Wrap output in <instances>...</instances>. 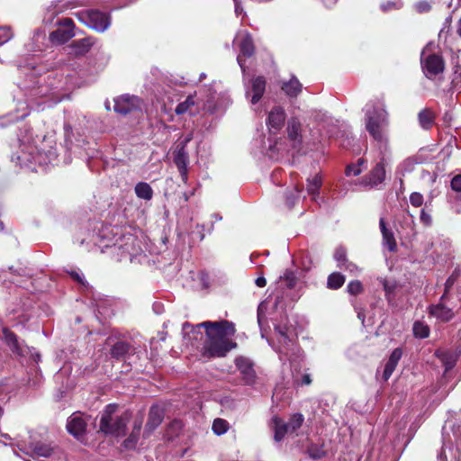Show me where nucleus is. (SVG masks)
<instances>
[{"label": "nucleus", "mask_w": 461, "mask_h": 461, "mask_svg": "<svg viewBox=\"0 0 461 461\" xmlns=\"http://www.w3.org/2000/svg\"><path fill=\"white\" fill-rule=\"evenodd\" d=\"M364 111L366 130L375 141L381 156L380 162L362 180L364 185L373 188L382 184L385 178L384 158L390 153L387 131L389 113L382 99L368 102Z\"/></svg>", "instance_id": "nucleus-1"}, {"label": "nucleus", "mask_w": 461, "mask_h": 461, "mask_svg": "<svg viewBox=\"0 0 461 461\" xmlns=\"http://www.w3.org/2000/svg\"><path fill=\"white\" fill-rule=\"evenodd\" d=\"M204 328L207 340L204 342L202 355L207 358L223 357L231 349L237 347V343L231 340L235 334V326L228 321H203L195 328Z\"/></svg>", "instance_id": "nucleus-2"}, {"label": "nucleus", "mask_w": 461, "mask_h": 461, "mask_svg": "<svg viewBox=\"0 0 461 461\" xmlns=\"http://www.w3.org/2000/svg\"><path fill=\"white\" fill-rule=\"evenodd\" d=\"M98 237L100 239L98 245L102 249V252H105V249L108 250L118 261L126 258L131 261L132 258L141 251L140 241L138 238L124 229L104 227L99 232Z\"/></svg>", "instance_id": "nucleus-3"}, {"label": "nucleus", "mask_w": 461, "mask_h": 461, "mask_svg": "<svg viewBox=\"0 0 461 461\" xmlns=\"http://www.w3.org/2000/svg\"><path fill=\"white\" fill-rule=\"evenodd\" d=\"M276 345V351L279 354V358L283 363L289 362L292 365L301 358V349L296 342V334L288 323L286 316L274 324Z\"/></svg>", "instance_id": "nucleus-4"}, {"label": "nucleus", "mask_w": 461, "mask_h": 461, "mask_svg": "<svg viewBox=\"0 0 461 461\" xmlns=\"http://www.w3.org/2000/svg\"><path fill=\"white\" fill-rule=\"evenodd\" d=\"M116 404H108L104 410L100 420V429L105 434L114 437H123L126 433L127 424L131 420V413L124 411L114 416Z\"/></svg>", "instance_id": "nucleus-5"}, {"label": "nucleus", "mask_w": 461, "mask_h": 461, "mask_svg": "<svg viewBox=\"0 0 461 461\" xmlns=\"http://www.w3.org/2000/svg\"><path fill=\"white\" fill-rule=\"evenodd\" d=\"M78 18L84 24L98 32H105L112 23L109 14L95 9L79 13Z\"/></svg>", "instance_id": "nucleus-6"}, {"label": "nucleus", "mask_w": 461, "mask_h": 461, "mask_svg": "<svg viewBox=\"0 0 461 461\" xmlns=\"http://www.w3.org/2000/svg\"><path fill=\"white\" fill-rule=\"evenodd\" d=\"M426 50L421 52L420 64L422 71L428 79H433L437 76L443 74L445 70V61L441 55L429 54L425 56Z\"/></svg>", "instance_id": "nucleus-7"}, {"label": "nucleus", "mask_w": 461, "mask_h": 461, "mask_svg": "<svg viewBox=\"0 0 461 461\" xmlns=\"http://www.w3.org/2000/svg\"><path fill=\"white\" fill-rule=\"evenodd\" d=\"M57 24L59 26L50 34V41L56 44H64L75 37L74 22L71 18L60 19Z\"/></svg>", "instance_id": "nucleus-8"}, {"label": "nucleus", "mask_w": 461, "mask_h": 461, "mask_svg": "<svg viewBox=\"0 0 461 461\" xmlns=\"http://www.w3.org/2000/svg\"><path fill=\"white\" fill-rule=\"evenodd\" d=\"M189 140H185L179 143L173 152V161L176 166L182 181L186 184L188 180V163L189 156L186 151V144Z\"/></svg>", "instance_id": "nucleus-9"}, {"label": "nucleus", "mask_w": 461, "mask_h": 461, "mask_svg": "<svg viewBox=\"0 0 461 461\" xmlns=\"http://www.w3.org/2000/svg\"><path fill=\"white\" fill-rule=\"evenodd\" d=\"M140 100L135 95H123L114 99L113 110L122 115L140 109Z\"/></svg>", "instance_id": "nucleus-10"}, {"label": "nucleus", "mask_w": 461, "mask_h": 461, "mask_svg": "<svg viewBox=\"0 0 461 461\" xmlns=\"http://www.w3.org/2000/svg\"><path fill=\"white\" fill-rule=\"evenodd\" d=\"M164 411L158 405H152L149 411L148 420L144 428L143 437L149 438L155 429L162 423Z\"/></svg>", "instance_id": "nucleus-11"}, {"label": "nucleus", "mask_w": 461, "mask_h": 461, "mask_svg": "<svg viewBox=\"0 0 461 461\" xmlns=\"http://www.w3.org/2000/svg\"><path fill=\"white\" fill-rule=\"evenodd\" d=\"M266 90V80L264 77L258 76L250 81V86L247 87L246 96L250 98L251 104H257L263 96Z\"/></svg>", "instance_id": "nucleus-12"}, {"label": "nucleus", "mask_w": 461, "mask_h": 461, "mask_svg": "<svg viewBox=\"0 0 461 461\" xmlns=\"http://www.w3.org/2000/svg\"><path fill=\"white\" fill-rule=\"evenodd\" d=\"M68 432L77 438L84 437L86 430V422L78 412L73 413L67 421Z\"/></svg>", "instance_id": "nucleus-13"}, {"label": "nucleus", "mask_w": 461, "mask_h": 461, "mask_svg": "<svg viewBox=\"0 0 461 461\" xmlns=\"http://www.w3.org/2000/svg\"><path fill=\"white\" fill-rule=\"evenodd\" d=\"M235 365L242 375V378L247 384H252L255 382L256 373L251 361L244 357H238L235 359Z\"/></svg>", "instance_id": "nucleus-14"}, {"label": "nucleus", "mask_w": 461, "mask_h": 461, "mask_svg": "<svg viewBox=\"0 0 461 461\" xmlns=\"http://www.w3.org/2000/svg\"><path fill=\"white\" fill-rule=\"evenodd\" d=\"M285 113L283 108L276 106L271 110L267 118V126L271 132L276 133L284 125Z\"/></svg>", "instance_id": "nucleus-15"}, {"label": "nucleus", "mask_w": 461, "mask_h": 461, "mask_svg": "<svg viewBox=\"0 0 461 461\" xmlns=\"http://www.w3.org/2000/svg\"><path fill=\"white\" fill-rule=\"evenodd\" d=\"M54 448L50 444L41 441L32 442L27 447V454L32 457H50L52 456Z\"/></svg>", "instance_id": "nucleus-16"}, {"label": "nucleus", "mask_w": 461, "mask_h": 461, "mask_svg": "<svg viewBox=\"0 0 461 461\" xmlns=\"http://www.w3.org/2000/svg\"><path fill=\"white\" fill-rule=\"evenodd\" d=\"M239 46L240 54L237 57V61L241 70L245 72L244 61L241 58V55L246 57H251L254 54L255 47L251 36L249 33H246L242 37Z\"/></svg>", "instance_id": "nucleus-17"}, {"label": "nucleus", "mask_w": 461, "mask_h": 461, "mask_svg": "<svg viewBox=\"0 0 461 461\" xmlns=\"http://www.w3.org/2000/svg\"><path fill=\"white\" fill-rule=\"evenodd\" d=\"M93 45L94 41L92 38L87 37L74 41L71 44L68 45V49L71 50V54L78 57L86 54Z\"/></svg>", "instance_id": "nucleus-18"}, {"label": "nucleus", "mask_w": 461, "mask_h": 461, "mask_svg": "<svg viewBox=\"0 0 461 461\" xmlns=\"http://www.w3.org/2000/svg\"><path fill=\"white\" fill-rule=\"evenodd\" d=\"M429 313L444 322L450 321L454 317L452 309L447 307L442 303L429 306Z\"/></svg>", "instance_id": "nucleus-19"}, {"label": "nucleus", "mask_w": 461, "mask_h": 461, "mask_svg": "<svg viewBox=\"0 0 461 461\" xmlns=\"http://www.w3.org/2000/svg\"><path fill=\"white\" fill-rule=\"evenodd\" d=\"M402 356V350L400 348H395L390 355L384 369L383 373V378L387 381L393 371L395 370V367L397 366L399 360L401 359Z\"/></svg>", "instance_id": "nucleus-20"}, {"label": "nucleus", "mask_w": 461, "mask_h": 461, "mask_svg": "<svg viewBox=\"0 0 461 461\" xmlns=\"http://www.w3.org/2000/svg\"><path fill=\"white\" fill-rule=\"evenodd\" d=\"M379 226L383 235V243L387 247L389 251H394L396 249V241L393 233L386 228L385 221L383 218L380 219Z\"/></svg>", "instance_id": "nucleus-21"}, {"label": "nucleus", "mask_w": 461, "mask_h": 461, "mask_svg": "<svg viewBox=\"0 0 461 461\" xmlns=\"http://www.w3.org/2000/svg\"><path fill=\"white\" fill-rule=\"evenodd\" d=\"M142 427V419L135 420L133 423V429L130 436L123 441V446L125 448H134L140 434V429Z\"/></svg>", "instance_id": "nucleus-22"}, {"label": "nucleus", "mask_w": 461, "mask_h": 461, "mask_svg": "<svg viewBox=\"0 0 461 461\" xmlns=\"http://www.w3.org/2000/svg\"><path fill=\"white\" fill-rule=\"evenodd\" d=\"M3 333L5 343L10 349L17 355H23V349L18 341L17 336L7 329H4Z\"/></svg>", "instance_id": "nucleus-23"}, {"label": "nucleus", "mask_w": 461, "mask_h": 461, "mask_svg": "<svg viewBox=\"0 0 461 461\" xmlns=\"http://www.w3.org/2000/svg\"><path fill=\"white\" fill-rule=\"evenodd\" d=\"M272 420L275 431L274 438L276 442H280L285 434L290 433L289 428L287 423L278 417H274Z\"/></svg>", "instance_id": "nucleus-24"}, {"label": "nucleus", "mask_w": 461, "mask_h": 461, "mask_svg": "<svg viewBox=\"0 0 461 461\" xmlns=\"http://www.w3.org/2000/svg\"><path fill=\"white\" fill-rule=\"evenodd\" d=\"M34 149H32L31 151H22L21 155L17 156V163L21 167H30L32 165H35L37 163H41L39 160V154L33 153Z\"/></svg>", "instance_id": "nucleus-25"}, {"label": "nucleus", "mask_w": 461, "mask_h": 461, "mask_svg": "<svg viewBox=\"0 0 461 461\" xmlns=\"http://www.w3.org/2000/svg\"><path fill=\"white\" fill-rule=\"evenodd\" d=\"M282 89L287 95L294 97L301 93L302 84L296 77H293L290 81L283 84Z\"/></svg>", "instance_id": "nucleus-26"}, {"label": "nucleus", "mask_w": 461, "mask_h": 461, "mask_svg": "<svg viewBox=\"0 0 461 461\" xmlns=\"http://www.w3.org/2000/svg\"><path fill=\"white\" fill-rule=\"evenodd\" d=\"M135 194L138 198L149 201L153 197V190L149 184L146 182H139L134 187Z\"/></svg>", "instance_id": "nucleus-27"}, {"label": "nucleus", "mask_w": 461, "mask_h": 461, "mask_svg": "<svg viewBox=\"0 0 461 461\" xmlns=\"http://www.w3.org/2000/svg\"><path fill=\"white\" fill-rule=\"evenodd\" d=\"M300 131H301V123L297 120L292 119L288 122V125H287L288 138L291 140H293L298 144L301 143V141H302Z\"/></svg>", "instance_id": "nucleus-28"}, {"label": "nucleus", "mask_w": 461, "mask_h": 461, "mask_svg": "<svg viewBox=\"0 0 461 461\" xmlns=\"http://www.w3.org/2000/svg\"><path fill=\"white\" fill-rule=\"evenodd\" d=\"M129 350V343L125 341H118L112 347L110 354L113 358L119 360L123 358L128 354Z\"/></svg>", "instance_id": "nucleus-29"}, {"label": "nucleus", "mask_w": 461, "mask_h": 461, "mask_svg": "<svg viewBox=\"0 0 461 461\" xmlns=\"http://www.w3.org/2000/svg\"><path fill=\"white\" fill-rule=\"evenodd\" d=\"M195 105L194 95H189L184 102L177 104L175 109V113L177 115L185 113L192 114V108Z\"/></svg>", "instance_id": "nucleus-30"}, {"label": "nucleus", "mask_w": 461, "mask_h": 461, "mask_svg": "<svg viewBox=\"0 0 461 461\" xmlns=\"http://www.w3.org/2000/svg\"><path fill=\"white\" fill-rule=\"evenodd\" d=\"M302 360H303V355L301 354V358L299 360H297L296 363H294V365H292L290 363L291 367H292L293 378L299 384L309 385L312 383V378H311V375L310 374H307V373L303 374L302 375V380L299 382V371L297 370V368L300 366V363H301Z\"/></svg>", "instance_id": "nucleus-31"}, {"label": "nucleus", "mask_w": 461, "mask_h": 461, "mask_svg": "<svg viewBox=\"0 0 461 461\" xmlns=\"http://www.w3.org/2000/svg\"><path fill=\"white\" fill-rule=\"evenodd\" d=\"M434 113L429 109H423L418 114L420 125L423 129H429L434 123Z\"/></svg>", "instance_id": "nucleus-32"}, {"label": "nucleus", "mask_w": 461, "mask_h": 461, "mask_svg": "<svg viewBox=\"0 0 461 461\" xmlns=\"http://www.w3.org/2000/svg\"><path fill=\"white\" fill-rule=\"evenodd\" d=\"M322 181L319 175H315L312 179L307 180V192L312 196V199H316V196L320 193Z\"/></svg>", "instance_id": "nucleus-33"}, {"label": "nucleus", "mask_w": 461, "mask_h": 461, "mask_svg": "<svg viewBox=\"0 0 461 461\" xmlns=\"http://www.w3.org/2000/svg\"><path fill=\"white\" fill-rule=\"evenodd\" d=\"M308 456L312 459H321L326 456V450L323 444L311 443L306 449Z\"/></svg>", "instance_id": "nucleus-34"}, {"label": "nucleus", "mask_w": 461, "mask_h": 461, "mask_svg": "<svg viewBox=\"0 0 461 461\" xmlns=\"http://www.w3.org/2000/svg\"><path fill=\"white\" fill-rule=\"evenodd\" d=\"M279 282L282 286H284L287 289H292L295 286V285L297 283V277L294 271L285 270L284 275L282 276H280Z\"/></svg>", "instance_id": "nucleus-35"}, {"label": "nucleus", "mask_w": 461, "mask_h": 461, "mask_svg": "<svg viewBox=\"0 0 461 461\" xmlns=\"http://www.w3.org/2000/svg\"><path fill=\"white\" fill-rule=\"evenodd\" d=\"M344 283L345 276L339 272H334L328 276L327 286L330 289H339Z\"/></svg>", "instance_id": "nucleus-36"}, {"label": "nucleus", "mask_w": 461, "mask_h": 461, "mask_svg": "<svg viewBox=\"0 0 461 461\" xmlns=\"http://www.w3.org/2000/svg\"><path fill=\"white\" fill-rule=\"evenodd\" d=\"M304 421V417L302 413H294L291 416L290 420L287 423L290 433L295 432Z\"/></svg>", "instance_id": "nucleus-37"}, {"label": "nucleus", "mask_w": 461, "mask_h": 461, "mask_svg": "<svg viewBox=\"0 0 461 461\" xmlns=\"http://www.w3.org/2000/svg\"><path fill=\"white\" fill-rule=\"evenodd\" d=\"M451 87L454 90L461 89V64L456 63L453 68Z\"/></svg>", "instance_id": "nucleus-38"}, {"label": "nucleus", "mask_w": 461, "mask_h": 461, "mask_svg": "<svg viewBox=\"0 0 461 461\" xmlns=\"http://www.w3.org/2000/svg\"><path fill=\"white\" fill-rule=\"evenodd\" d=\"M182 421L177 420H173L167 429L166 437L167 438V439L172 440L174 437L179 434V432L182 430Z\"/></svg>", "instance_id": "nucleus-39"}, {"label": "nucleus", "mask_w": 461, "mask_h": 461, "mask_svg": "<svg viewBox=\"0 0 461 461\" xmlns=\"http://www.w3.org/2000/svg\"><path fill=\"white\" fill-rule=\"evenodd\" d=\"M212 431L216 435H222L227 432L229 429V423L223 419H215L212 423Z\"/></svg>", "instance_id": "nucleus-40"}, {"label": "nucleus", "mask_w": 461, "mask_h": 461, "mask_svg": "<svg viewBox=\"0 0 461 461\" xmlns=\"http://www.w3.org/2000/svg\"><path fill=\"white\" fill-rule=\"evenodd\" d=\"M414 336L420 339H425L429 335V329L427 325L420 321H416L413 324Z\"/></svg>", "instance_id": "nucleus-41"}, {"label": "nucleus", "mask_w": 461, "mask_h": 461, "mask_svg": "<svg viewBox=\"0 0 461 461\" xmlns=\"http://www.w3.org/2000/svg\"><path fill=\"white\" fill-rule=\"evenodd\" d=\"M440 358L442 364L445 366V370L448 371L455 366L456 359L448 353L437 354Z\"/></svg>", "instance_id": "nucleus-42"}, {"label": "nucleus", "mask_w": 461, "mask_h": 461, "mask_svg": "<svg viewBox=\"0 0 461 461\" xmlns=\"http://www.w3.org/2000/svg\"><path fill=\"white\" fill-rule=\"evenodd\" d=\"M301 194V190L294 188L293 191L289 192L285 196V203L289 208H293L295 204V202L299 199Z\"/></svg>", "instance_id": "nucleus-43"}, {"label": "nucleus", "mask_w": 461, "mask_h": 461, "mask_svg": "<svg viewBox=\"0 0 461 461\" xmlns=\"http://www.w3.org/2000/svg\"><path fill=\"white\" fill-rule=\"evenodd\" d=\"M334 258L338 262V267H342V265L347 262V252L342 247L337 248L334 253Z\"/></svg>", "instance_id": "nucleus-44"}, {"label": "nucleus", "mask_w": 461, "mask_h": 461, "mask_svg": "<svg viewBox=\"0 0 461 461\" xmlns=\"http://www.w3.org/2000/svg\"><path fill=\"white\" fill-rule=\"evenodd\" d=\"M347 290L350 294L357 295L362 292L363 286H362V284L360 281L354 280V281H350L348 283V285L347 286Z\"/></svg>", "instance_id": "nucleus-45"}, {"label": "nucleus", "mask_w": 461, "mask_h": 461, "mask_svg": "<svg viewBox=\"0 0 461 461\" xmlns=\"http://www.w3.org/2000/svg\"><path fill=\"white\" fill-rule=\"evenodd\" d=\"M402 6V3L400 0L396 1H388L386 3L381 4L380 7L384 12H388L391 10H398Z\"/></svg>", "instance_id": "nucleus-46"}, {"label": "nucleus", "mask_w": 461, "mask_h": 461, "mask_svg": "<svg viewBox=\"0 0 461 461\" xmlns=\"http://www.w3.org/2000/svg\"><path fill=\"white\" fill-rule=\"evenodd\" d=\"M364 163V159H358L357 165H348L346 168V175L349 176H358L361 173V169L359 167L360 165Z\"/></svg>", "instance_id": "nucleus-47"}, {"label": "nucleus", "mask_w": 461, "mask_h": 461, "mask_svg": "<svg viewBox=\"0 0 461 461\" xmlns=\"http://www.w3.org/2000/svg\"><path fill=\"white\" fill-rule=\"evenodd\" d=\"M410 203L415 207L421 206L423 203V195L418 192L411 193L410 195Z\"/></svg>", "instance_id": "nucleus-48"}, {"label": "nucleus", "mask_w": 461, "mask_h": 461, "mask_svg": "<svg viewBox=\"0 0 461 461\" xmlns=\"http://www.w3.org/2000/svg\"><path fill=\"white\" fill-rule=\"evenodd\" d=\"M3 33L0 35V46L13 38V33L9 28H3Z\"/></svg>", "instance_id": "nucleus-49"}, {"label": "nucleus", "mask_w": 461, "mask_h": 461, "mask_svg": "<svg viewBox=\"0 0 461 461\" xmlns=\"http://www.w3.org/2000/svg\"><path fill=\"white\" fill-rule=\"evenodd\" d=\"M451 188L456 192H461V174L456 175L452 178Z\"/></svg>", "instance_id": "nucleus-50"}, {"label": "nucleus", "mask_w": 461, "mask_h": 461, "mask_svg": "<svg viewBox=\"0 0 461 461\" xmlns=\"http://www.w3.org/2000/svg\"><path fill=\"white\" fill-rule=\"evenodd\" d=\"M420 220L426 226H429L432 222L430 214L427 212L424 209H422L420 212Z\"/></svg>", "instance_id": "nucleus-51"}, {"label": "nucleus", "mask_w": 461, "mask_h": 461, "mask_svg": "<svg viewBox=\"0 0 461 461\" xmlns=\"http://www.w3.org/2000/svg\"><path fill=\"white\" fill-rule=\"evenodd\" d=\"M68 273L78 284L85 285L84 276L81 273L76 270L68 271Z\"/></svg>", "instance_id": "nucleus-52"}, {"label": "nucleus", "mask_w": 461, "mask_h": 461, "mask_svg": "<svg viewBox=\"0 0 461 461\" xmlns=\"http://www.w3.org/2000/svg\"><path fill=\"white\" fill-rule=\"evenodd\" d=\"M341 268H344L345 270L349 271L350 273L355 274V275H357L359 272L358 267L357 265H355L354 263H351L348 261L345 262L342 265Z\"/></svg>", "instance_id": "nucleus-53"}, {"label": "nucleus", "mask_w": 461, "mask_h": 461, "mask_svg": "<svg viewBox=\"0 0 461 461\" xmlns=\"http://www.w3.org/2000/svg\"><path fill=\"white\" fill-rule=\"evenodd\" d=\"M458 274L456 273V271L447 279L446 283H445V289H446V293H448V291L451 289V287L453 286V285L455 284L456 282V279L457 277Z\"/></svg>", "instance_id": "nucleus-54"}, {"label": "nucleus", "mask_w": 461, "mask_h": 461, "mask_svg": "<svg viewBox=\"0 0 461 461\" xmlns=\"http://www.w3.org/2000/svg\"><path fill=\"white\" fill-rule=\"evenodd\" d=\"M416 9L419 13H425L430 10V5L428 2H419L416 4Z\"/></svg>", "instance_id": "nucleus-55"}, {"label": "nucleus", "mask_w": 461, "mask_h": 461, "mask_svg": "<svg viewBox=\"0 0 461 461\" xmlns=\"http://www.w3.org/2000/svg\"><path fill=\"white\" fill-rule=\"evenodd\" d=\"M235 5V13L239 16L243 13V8L241 6V0H233Z\"/></svg>", "instance_id": "nucleus-56"}, {"label": "nucleus", "mask_w": 461, "mask_h": 461, "mask_svg": "<svg viewBox=\"0 0 461 461\" xmlns=\"http://www.w3.org/2000/svg\"><path fill=\"white\" fill-rule=\"evenodd\" d=\"M384 289L386 293V297L388 300H390V294L391 293L393 292V285H391L390 284H388L387 282H384Z\"/></svg>", "instance_id": "nucleus-57"}, {"label": "nucleus", "mask_w": 461, "mask_h": 461, "mask_svg": "<svg viewBox=\"0 0 461 461\" xmlns=\"http://www.w3.org/2000/svg\"><path fill=\"white\" fill-rule=\"evenodd\" d=\"M255 283L258 287H265L267 285V280L264 276H259L256 279Z\"/></svg>", "instance_id": "nucleus-58"}, {"label": "nucleus", "mask_w": 461, "mask_h": 461, "mask_svg": "<svg viewBox=\"0 0 461 461\" xmlns=\"http://www.w3.org/2000/svg\"><path fill=\"white\" fill-rule=\"evenodd\" d=\"M192 328V330H194L195 328L193 327L189 322H184L182 325V330L184 332H186V330Z\"/></svg>", "instance_id": "nucleus-59"}, {"label": "nucleus", "mask_w": 461, "mask_h": 461, "mask_svg": "<svg viewBox=\"0 0 461 461\" xmlns=\"http://www.w3.org/2000/svg\"><path fill=\"white\" fill-rule=\"evenodd\" d=\"M456 33L461 38V18L456 23Z\"/></svg>", "instance_id": "nucleus-60"}, {"label": "nucleus", "mask_w": 461, "mask_h": 461, "mask_svg": "<svg viewBox=\"0 0 461 461\" xmlns=\"http://www.w3.org/2000/svg\"><path fill=\"white\" fill-rule=\"evenodd\" d=\"M262 321H263V316H262V313L260 312V310L258 309V322L259 326L262 325Z\"/></svg>", "instance_id": "nucleus-61"}, {"label": "nucleus", "mask_w": 461, "mask_h": 461, "mask_svg": "<svg viewBox=\"0 0 461 461\" xmlns=\"http://www.w3.org/2000/svg\"><path fill=\"white\" fill-rule=\"evenodd\" d=\"M438 458L440 460V461H446L447 460V456L446 455L444 454L443 451H441L438 456Z\"/></svg>", "instance_id": "nucleus-62"}, {"label": "nucleus", "mask_w": 461, "mask_h": 461, "mask_svg": "<svg viewBox=\"0 0 461 461\" xmlns=\"http://www.w3.org/2000/svg\"><path fill=\"white\" fill-rule=\"evenodd\" d=\"M447 294V293H446V291H445L443 295L440 297V302L439 303H442V301L446 299Z\"/></svg>", "instance_id": "nucleus-63"}, {"label": "nucleus", "mask_w": 461, "mask_h": 461, "mask_svg": "<svg viewBox=\"0 0 461 461\" xmlns=\"http://www.w3.org/2000/svg\"><path fill=\"white\" fill-rule=\"evenodd\" d=\"M214 219L217 220V221H220L221 220V217L219 215V214H214L213 215Z\"/></svg>", "instance_id": "nucleus-64"}]
</instances>
